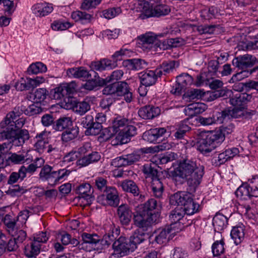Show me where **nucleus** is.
<instances>
[{"mask_svg":"<svg viewBox=\"0 0 258 258\" xmlns=\"http://www.w3.org/2000/svg\"><path fill=\"white\" fill-rule=\"evenodd\" d=\"M128 141L123 132L120 130L111 138V143L112 145L116 146L127 143Z\"/></svg>","mask_w":258,"mask_h":258,"instance_id":"47","label":"nucleus"},{"mask_svg":"<svg viewBox=\"0 0 258 258\" xmlns=\"http://www.w3.org/2000/svg\"><path fill=\"white\" fill-rule=\"evenodd\" d=\"M171 174L175 180L182 179L189 186L196 188L202 181L204 167L196 159H185L180 161Z\"/></svg>","mask_w":258,"mask_h":258,"instance_id":"1","label":"nucleus"},{"mask_svg":"<svg viewBox=\"0 0 258 258\" xmlns=\"http://www.w3.org/2000/svg\"><path fill=\"white\" fill-rule=\"evenodd\" d=\"M166 34L159 33L156 35L152 32H148L141 37L142 48L144 50H152L158 51V49H166L167 47L164 46V43L158 39V37H164Z\"/></svg>","mask_w":258,"mask_h":258,"instance_id":"8","label":"nucleus"},{"mask_svg":"<svg viewBox=\"0 0 258 258\" xmlns=\"http://www.w3.org/2000/svg\"><path fill=\"white\" fill-rule=\"evenodd\" d=\"M160 215L154 214L152 216L141 212L138 210L136 211L134 217L135 225L143 231H147L153 223L159 221Z\"/></svg>","mask_w":258,"mask_h":258,"instance_id":"9","label":"nucleus"},{"mask_svg":"<svg viewBox=\"0 0 258 258\" xmlns=\"http://www.w3.org/2000/svg\"><path fill=\"white\" fill-rule=\"evenodd\" d=\"M105 191V194L98 197L97 202L104 206L117 207L119 204V199L116 189L112 186H108Z\"/></svg>","mask_w":258,"mask_h":258,"instance_id":"11","label":"nucleus"},{"mask_svg":"<svg viewBox=\"0 0 258 258\" xmlns=\"http://www.w3.org/2000/svg\"><path fill=\"white\" fill-rule=\"evenodd\" d=\"M227 224V218L222 214H217L213 219V225L215 231L219 232L224 230Z\"/></svg>","mask_w":258,"mask_h":258,"instance_id":"36","label":"nucleus"},{"mask_svg":"<svg viewBox=\"0 0 258 258\" xmlns=\"http://www.w3.org/2000/svg\"><path fill=\"white\" fill-rule=\"evenodd\" d=\"M190 195V193L185 191L177 192L170 197V203L172 205L183 207Z\"/></svg>","mask_w":258,"mask_h":258,"instance_id":"28","label":"nucleus"},{"mask_svg":"<svg viewBox=\"0 0 258 258\" xmlns=\"http://www.w3.org/2000/svg\"><path fill=\"white\" fill-rule=\"evenodd\" d=\"M133 52L125 48H121L119 50L116 51L112 56L114 61H117L122 59V56L130 57Z\"/></svg>","mask_w":258,"mask_h":258,"instance_id":"59","label":"nucleus"},{"mask_svg":"<svg viewBox=\"0 0 258 258\" xmlns=\"http://www.w3.org/2000/svg\"><path fill=\"white\" fill-rule=\"evenodd\" d=\"M177 82L185 89L193 83L192 77L187 73H183L176 78Z\"/></svg>","mask_w":258,"mask_h":258,"instance_id":"51","label":"nucleus"},{"mask_svg":"<svg viewBox=\"0 0 258 258\" xmlns=\"http://www.w3.org/2000/svg\"><path fill=\"white\" fill-rule=\"evenodd\" d=\"M251 98V96L246 93H237L230 99V104L234 107L229 111L230 114L233 117H237L243 114L242 109L244 108L247 102Z\"/></svg>","mask_w":258,"mask_h":258,"instance_id":"10","label":"nucleus"},{"mask_svg":"<svg viewBox=\"0 0 258 258\" xmlns=\"http://www.w3.org/2000/svg\"><path fill=\"white\" fill-rule=\"evenodd\" d=\"M138 5L143 12L141 16L142 19L166 15L170 12L169 7L166 5L160 4L155 6L154 8L147 1H140Z\"/></svg>","mask_w":258,"mask_h":258,"instance_id":"7","label":"nucleus"},{"mask_svg":"<svg viewBox=\"0 0 258 258\" xmlns=\"http://www.w3.org/2000/svg\"><path fill=\"white\" fill-rule=\"evenodd\" d=\"M166 229H169V233L170 236L174 237L177 233L180 231L183 227L181 222H171L169 226L165 227Z\"/></svg>","mask_w":258,"mask_h":258,"instance_id":"62","label":"nucleus"},{"mask_svg":"<svg viewBox=\"0 0 258 258\" xmlns=\"http://www.w3.org/2000/svg\"><path fill=\"white\" fill-rule=\"evenodd\" d=\"M16 89L18 91L27 90L31 89L30 85L28 84V79H24L21 78L18 81H17L15 85Z\"/></svg>","mask_w":258,"mask_h":258,"instance_id":"61","label":"nucleus"},{"mask_svg":"<svg viewBox=\"0 0 258 258\" xmlns=\"http://www.w3.org/2000/svg\"><path fill=\"white\" fill-rule=\"evenodd\" d=\"M185 213L184 210L180 207H177L173 210L170 216V220L171 222H180Z\"/></svg>","mask_w":258,"mask_h":258,"instance_id":"53","label":"nucleus"},{"mask_svg":"<svg viewBox=\"0 0 258 258\" xmlns=\"http://www.w3.org/2000/svg\"><path fill=\"white\" fill-rule=\"evenodd\" d=\"M142 171L146 178L151 180V189L154 196L160 198L162 197L163 191V185L159 178L157 165L151 160L150 162L145 164Z\"/></svg>","mask_w":258,"mask_h":258,"instance_id":"5","label":"nucleus"},{"mask_svg":"<svg viewBox=\"0 0 258 258\" xmlns=\"http://www.w3.org/2000/svg\"><path fill=\"white\" fill-rule=\"evenodd\" d=\"M237 198L241 201L237 206L238 212L249 219L254 217V211L250 206V197H258V175L249 179L247 183L242 184L235 191Z\"/></svg>","mask_w":258,"mask_h":258,"instance_id":"2","label":"nucleus"},{"mask_svg":"<svg viewBox=\"0 0 258 258\" xmlns=\"http://www.w3.org/2000/svg\"><path fill=\"white\" fill-rule=\"evenodd\" d=\"M128 141L123 132L120 130L111 138V143L112 145L116 146L127 143Z\"/></svg>","mask_w":258,"mask_h":258,"instance_id":"48","label":"nucleus"},{"mask_svg":"<svg viewBox=\"0 0 258 258\" xmlns=\"http://www.w3.org/2000/svg\"><path fill=\"white\" fill-rule=\"evenodd\" d=\"M147 234L138 229L135 231L134 234L128 239L130 243L132 249L134 251L137 248V245L143 242L147 238Z\"/></svg>","mask_w":258,"mask_h":258,"instance_id":"35","label":"nucleus"},{"mask_svg":"<svg viewBox=\"0 0 258 258\" xmlns=\"http://www.w3.org/2000/svg\"><path fill=\"white\" fill-rule=\"evenodd\" d=\"M164 43V46L168 49L170 47H177L184 44L185 42L184 40L181 38L177 37L175 38L168 39L165 41L162 42Z\"/></svg>","mask_w":258,"mask_h":258,"instance_id":"54","label":"nucleus"},{"mask_svg":"<svg viewBox=\"0 0 258 258\" xmlns=\"http://www.w3.org/2000/svg\"><path fill=\"white\" fill-rule=\"evenodd\" d=\"M30 138L29 132L25 129H18L12 144L16 147L22 146Z\"/></svg>","mask_w":258,"mask_h":258,"instance_id":"31","label":"nucleus"},{"mask_svg":"<svg viewBox=\"0 0 258 258\" xmlns=\"http://www.w3.org/2000/svg\"><path fill=\"white\" fill-rule=\"evenodd\" d=\"M187 201L183 207H180L184 210L185 214L190 215L200 211L201 209V206L193 200L191 195L189 197V199Z\"/></svg>","mask_w":258,"mask_h":258,"instance_id":"34","label":"nucleus"},{"mask_svg":"<svg viewBox=\"0 0 258 258\" xmlns=\"http://www.w3.org/2000/svg\"><path fill=\"white\" fill-rule=\"evenodd\" d=\"M117 214L121 224L128 225L131 221L133 212L127 205L122 204L118 207Z\"/></svg>","mask_w":258,"mask_h":258,"instance_id":"22","label":"nucleus"},{"mask_svg":"<svg viewBox=\"0 0 258 258\" xmlns=\"http://www.w3.org/2000/svg\"><path fill=\"white\" fill-rule=\"evenodd\" d=\"M256 59L255 57L249 54H245L239 56L232 60L233 66L241 70H247L248 68L251 67L255 63Z\"/></svg>","mask_w":258,"mask_h":258,"instance_id":"18","label":"nucleus"},{"mask_svg":"<svg viewBox=\"0 0 258 258\" xmlns=\"http://www.w3.org/2000/svg\"><path fill=\"white\" fill-rule=\"evenodd\" d=\"M224 242L223 240L215 241L212 245V252L214 256H219L224 252Z\"/></svg>","mask_w":258,"mask_h":258,"instance_id":"58","label":"nucleus"},{"mask_svg":"<svg viewBox=\"0 0 258 258\" xmlns=\"http://www.w3.org/2000/svg\"><path fill=\"white\" fill-rule=\"evenodd\" d=\"M258 69V67L254 69L253 70H242L240 72L234 75L230 80V82L232 81V82L235 81H240L241 80L249 77L253 71L255 70Z\"/></svg>","mask_w":258,"mask_h":258,"instance_id":"55","label":"nucleus"},{"mask_svg":"<svg viewBox=\"0 0 258 258\" xmlns=\"http://www.w3.org/2000/svg\"><path fill=\"white\" fill-rule=\"evenodd\" d=\"M228 115V113L226 111L217 112L215 114L213 115L212 116L200 117L199 122L203 125H210L215 123H222Z\"/></svg>","mask_w":258,"mask_h":258,"instance_id":"19","label":"nucleus"},{"mask_svg":"<svg viewBox=\"0 0 258 258\" xmlns=\"http://www.w3.org/2000/svg\"><path fill=\"white\" fill-rule=\"evenodd\" d=\"M82 242L79 246V249L88 251L100 250L101 247L99 245V237L98 235L83 233L82 234Z\"/></svg>","mask_w":258,"mask_h":258,"instance_id":"12","label":"nucleus"},{"mask_svg":"<svg viewBox=\"0 0 258 258\" xmlns=\"http://www.w3.org/2000/svg\"><path fill=\"white\" fill-rule=\"evenodd\" d=\"M46 232H40L33 235L32 238L24 248V254L28 258H36L40 252L42 244L48 240Z\"/></svg>","mask_w":258,"mask_h":258,"instance_id":"6","label":"nucleus"},{"mask_svg":"<svg viewBox=\"0 0 258 258\" xmlns=\"http://www.w3.org/2000/svg\"><path fill=\"white\" fill-rule=\"evenodd\" d=\"M71 171L66 168L54 170L53 167L45 165L39 173V178L42 181H46L51 186H54L65 180Z\"/></svg>","mask_w":258,"mask_h":258,"instance_id":"3","label":"nucleus"},{"mask_svg":"<svg viewBox=\"0 0 258 258\" xmlns=\"http://www.w3.org/2000/svg\"><path fill=\"white\" fill-rule=\"evenodd\" d=\"M230 235L236 245L240 244L244 237V225L241 224L234 226L231 231Z\"/></svg>","mask_w":258,"mask_h":258,"instance_id":"33","label":"nucleus"},{"mask_svg":"<svg viewBox=\"0 0 258 258\" xmlns=\"http://www.w3.org/2000/svg\"><path fill=\"white\" fill-rule=\"evenodd\" d=\"M119 185L124 191L131 192L135 196H138L139 194V189L133 180H125L122 181Z\"/></svg>","mask_w":258,"mask_h":258,"instance_id":"40","label":"nucleus"},{"mask_svg":"<svg viewBox=\"0 0 258 258\" xmlns=\"http://www.w3.org/2000/svg\"><path fill=\"white\" fill-rule=\"evenodd\" d=\"M125 65L131 70L138 71L145 68L148 63L142 59H130L125 61Z\"/></svg>","mask_w":258,"mask_h":258,"instance_id":"38","label":"nucleus"},{"mask_svg":"<svg viewBox=\"0 0 258 258\" xmlns=\"http://www.w3.org/2000/svg\"><path fill=\"white\" fill-rule=\"evenodd\" d=\"M224 140V135L219 131L204 133L198 142V149L203 154L209 153Z\"/></svg>","mask_w":258,"mask_h":258,"instance_id":"4","label":"nucleus"},{"mask_svg":"<svg viewBox=\"0 0 258 258\" xmlns=\"http://www.w3.org/2000/svg\"><path fill=\"white\" fill-rule=\"evenodd\" d=\"M47 71L46 66L41 62L32 63L28 68L27 72L29 75L38 74Z\"/></svg>","mask_w":258,"mask_h":258,"instance_id":"43","label":"nucleus"},{"mask_svg":"<svg viewBox=\"0 0 258 258\" xmlns=\"http://www.w3.org/2000/svg\"><path fill=\"white\" fill-rule=\"evenodd\" d=\"M0 137L3 140H10V143L15 137L16 131V124L14 121H10L5 118L0 123Z\"/></svg>","mask_w":258,"mask_h":258,"instance_id":"14","label":"nucleus"},{"mask_svg":"<svg viewBox=\"0 0 258 258\" xmlns=\"http://www.w3.org/2000/svg\"><path fill=\"white\" fill-rule=\"evenodd\" d=\"M72 26V25L69 22L56 21L51 24V27L55 31H63L69 29Z\"/></svg>","mask_w":258,"mask_h":258,"instance_id":"57","label":"nucleus"},{"mask_svg":"<svg viewBox=\"0 0 258 258\" xmlns=\"http://www.w3.org/2000/svg\"><path fill=\"white\" fill-rule=\"evenodd\" d=\"M190 127L187 124L181 123L174 133V137L177 139H181L184 136L186 132L190 130Z\"/></svg>","mask_w":258,"mask_h":258,"instance_id":"64","label":"nucleus"},{"mask_svg":"<svg viewBox=\"0 0 258 258\" xmlns=\"http://www.w3.org/2000/svg\"><path fill=\"white\" fill-rule=\"evenodd\" d=\"M79 134V128L77 127L68 128L61 134V140L63 142H69L75 139Z\"/></svg>","mask_w":258,"mask_h":258,"instance_id":"44","label":"nucleus"},{"mask_svg":"<svg viewBox=\"0 0 258 258\" xmlns=\"http://www.w3.org/2000/svg\"><path fill=\"white\" fill-rule=\"evenodd\" d=\"M177 155L173 152L167 153L162 155H158L152 158V161L157 166L158 164H166L175 160Z\"/></svg>","mask_w":258,"mask_h":258,"instance_id":"37","label":"nucleus"},{"mask_svg":"<svg viewBox=\"0 0 258 258\" xmlns=\"http://www.w3.org/2000/svg\"><path fill=\"white\" fill-rule=\"evenodd\" d=\"M206 109L207 106L206 104L198 102L189 104L184 108V111L186 115L193 117L203 113Z\"/></svg>","mask_w":258,"mask_h":258,"instance_id":"29","label":"nucleus"},{"mask_svg":"<svg viewBox=\"0 0 258 258\" xmlns=\"http://www.w3.org/2000/svg\"><path fill=\"white\" fill-rule=\"evenodd\" d=\"M72 124V121L70 117H62L56 121L54 125V129L56 131H62L69 128Z\"/></svg>","mask_w":258,"mask_h":258,"instance_id":"42","label":"nucleus"},{"mask_svg":"<svg viewBox=\"0 0 258 258\" xmlns=\"http://www.w3.org/2000/svg\"><path fill=\"white\" fill-rule=\"evenodd\" d=\"M75 84L62 83L50 91L51 98L55 100H60L75 91Z\"/></svg>","mask_w":258,"mask_h":258,"instance_id":"13","label":"nucleus"},{"mask_svg":"<svg viewBox=\"0 0 258 258\" xmlns=\"http://www.w3.org/2000/svg\"><path fill=\"white\" fill-rule=\"evenodd\" d=\"M47 91L45 89L39 88L33 94V101L36 103H41L45 99Z\"/></svg>","mask_w":258,"mask_h":258,"instance_id":"56","label":"nucleus"},{"mask_svg":"<svg viewBox=\"0 0 258 258\" xmlns=\"http://www.w3.org/2000/svg\"><path fill=\"white\" fill-rule=\"evenodd\" d=\"M128 120L126 118L118 116L115 117L112 123L113 132L117 133L118 131L125 127L128 124Z\"/></svg>","mask_w":258,"mask_h":258,"instance_id":"45","label":"nucleus"},{"mask_svg":"<svg viewBox=\"0 0 258 258\" xmlns=\"http://www.w3.org/2000/svg\"><path fill=\"white\" fill-rule=\"evenodd\" d=\"M160 113V109L158 107L146 106L140 108L138 111L139 115L144 119H150L158 116Z\"/></svg>","mask_w":258,"mask_h":258,"instance_id":"26","label":"nucleus"},{"mask_svg":"<svg viewBox=\"0 0 258 258\" xmlns=\"http://www.w3.org/2000/svg\"><path fill=\"white\" fill-rule=\"evenodd\" d=\"M114 237L112 234H105L103 238L99 240V245L101 247V249L107 247L111 242L114 240Z\"/></svg>","mask_w":258,"mask_h":258,"instance_id":"60","label":"nucleus"},{"mask_svg":"<svg viewBox=\"0 0 258 258\" xmlns=\"http://www.w3.org/2000/svg\"><path fill=\"white\" fill-rule=\"evenodd\" d=\"M169 229H166V227L159 228L154 232L150 238H153V240L158 244H165L172 238L169 233Z\"/></svg>","mask_w":258,"mask_h":258,"instance_id":"23","label":"nucleus"},{"mask_svg":"<svg viewBox=\"0 0 258 258\" xmlns=\"http://www.w3.org/2000/svg\"><path fill=\"white\" fill-rule=\"evenodd\" d=\"M9 160L16 164H22L30 160L29 151H23L21 153H13L9 158Z\"/></svg>","mask_w":258,"mask_h":258,"instance_id":"41","label":"nucleus"},{"mask_svg":"<svg viewBox=\"0 0 258 258\" xmlns=\"http://www.w3.org/2000/svg\"><path fill=\"white\" fill-rule=\"evenodd\" d=\"M72 18L75 21H81L82 22H85L89 21L91 16L89 14L85 12H82L80 11H77L73 12L72 13Z\"/></svg>","mask_w":258,"mask_h":258,"instance_id":"52","label":"nucleus"},{"mask_svg":"<svg viewBox=\"0 0 258 258\" xmlns=\"http://www.w3.org/2000/svg\"><path fill=\"white\" fill-rule=\"evenodd\" d=\"M76 192L79 195L80 198L90 200L92 193L91 186L88 183H83L78 186L76 188Z\"/></svg>","mask_w":258,"mask_h":258,"instance_id":"39","label":"nucleus"},{"mask_svg":"<svg viewBox=\"0 0 258 258\" xmlns=\"http://www.w3.org/2000/svg\"><path fill=\"white\" fill-rule=\"evenodd\" d=\"M165 132L166 130L163 127L152 128L143 134V139L150 143H155L157 139L162 137Z\"/></svg>","mask_w":258,"mask_h":258,"instance_id":"24","label":"nucleus"},{"mask_svg":"<svg viewBox=\"0 0 258 258\" xmlns=\"http://www.w3.org/2000/svg\"><path fill=\"white\" fill-rule=\"evenodd\" d=\"M161 75L162 72L159 69L154 70L147 69L139 74L141 84L145 86H151L154 85L156 83L158 78Z\"/></svg>","mask_w":258,"mask_h":258,"instance_id":"15","label":"nucleus"},{"mask_svg":"<svg viewBox=\"0 0 258 258\" xmlns=\"http://www.w3.org/2000/svg\"><path fill=\"white\" fill-rule=\"evenodd\" d=\"M25 114V106L23 105L16 106L14 110L6 115L5 119L14 121V120L23 113Z\"/></svg>","mask_w":258,"mask_h":258,"instance_id":"46","label":"nucleus"},{"mask_svg":"<svg viewBox=\"0 0 258 258\" xmlns=\"http://www.w3.org/2000/svg\"><path fill=\"white\" fill-rule=\"evenodd\" d=\"M112 247L114 254L118 257L123 256L130 251H134L128 240L122 236H120L113 242Z\"/></svg>","mask_w":258,"mask_h":258,"instance_id":"16","label":"nucleus"},{"mask_svg":"<svg viewBox=\"0 0 258 258\" xmlns=\"http://www.w3.org/2000/svg\"><path fill=\"white\" fill-rule=\"evenodd\" d=\"M91 73H95L92 71L91 73L88 72L83 67L73 68L67 71L69 76L75 78H80L82 80H87L91 78Z\"/></svg>","mask_w":258,"mask_h":258,"instance_id":"27","label":"nucleus"},{"mask_svg":"<svg viewBox=\"0 0 258 258\" xmlns=\"http://www.w3.org/2000/svg\"><path fill=\"white\" fill-rule=\"evenodd\" d=\"M203 90L200 89H191L187 91L183 96V98L186 100H194L200 99L204 95Z\"/></svg>","mask_w":258,"mask_h":258,"instance_id":"50","label":"nucleus"},{"mask_svg":"<svg viewBox=\"0 0 258 258\" xmlns=\"http://www.w3.org/2000/svg\"><path fill=\"white\" fill-rule=\"evenodd\" d=\"M116 96H124L125 100L127 102H130L132 100V93L130 91L128 85L125 82H117Z\"/></svg>","mask_w":258,"mask_h":258,"instance_id":"32","label":"nucleus"},{"mask_svg":"<svg viewBox=\"0 0 258 258\" xmlns=\"http://www.w3.org/2000/svg\"><path fill=\"white\" fill-rule=\"evenodd\" d=\"M121 13L120 8H111L103 11V16L107 19H112Z\"/></svg>","mask_w":258,"mask_h":258,"instance_id":"63","label":"nucleus"},{"mask_svg":"<svg viewBox=\"0 0 258 258\" xmlns=\"http://www.w3.org/2000/svg\"><path fill=\"white\" fill-rule=\"evenodd\" d=\"M162 207L160 202L154 199H150L144 204L141 205L138 210L146 213L150 216L153 214H158L160 215L159 211L161 210Z\"/></svg>","mask_w":258,"mask_h":258,"instance_id":"20","label":"nucleus"},{"mask_svg":"<svg viewBox=\"0 0 258 258\" xmlns=\"http://www.w3.org/2000/svg\"><path fill=\"white\" fill-rule=\"evenodd\" d=\"M101 158L100 154L97 152H92L86 156H84L77 160V164L80 167H85L88 165L98 161Z\"/></svg>","mask_w":258,"mask_h":258,"instance_id":"30","label":"nucleus"},{"mask_svg":"<svg viewBox=\"0 0 258 258\" xmlns=\"http://www.w3.org/2000/svg\"><path fill=\"white\" fill-rule=\"evenodd\" d=\"M64 100L67 108L72 109L81 115L84 114L90 109L89 104L86 101L77 102L75 98L69 97L64 99Z\"/></svg>","mask_w":258,"mask_h":258,"instance_id":"17","label":"nucleus"},{"mask_svg":"<svg viewBox=\"0 0 258 258\" xmlns=\"http://www.w3.org/2000/svg\"><path fill=\"white\" fill-rule=\"evenodd\" d=\"M128 141L123 132L120 130L111 138V143L112 145L116 146L127 143Z\"/></svg>","mask_w":258,"mask_h":258,"instance_id":"49","label":"nucleus"},{"mask_svg":"<svg viewBox=\"0 0 258 258\" xmlns=\"http://www.w3.org/2000/svg\"><path fill=\"white\" fill-rule=\"evenodd\" d=\"M32 10L36 17H42L51 13L53 11V7L50 4L39 3L34 5L32 8Z\"/></svg>","mask_w":258,"mask_h":258,"instance_id":"25","label":"nucleus"},{"mask_svg":"<svg viewBox=\"0 0 258 258\" xmlns=\"http://www.w3.org/2000/svg\"><path fill=\"white\" fill-rule=\"evenodd\" d=\"M82 123L87 128L86 135L95 136L99 134L102 126L101 123L93 122V117L91 115H87L83 118Z\"/></svg>","mask_w":258,"mask_h":258,"instance_id":"21","label":"nucleus"}]
</instances>
